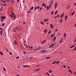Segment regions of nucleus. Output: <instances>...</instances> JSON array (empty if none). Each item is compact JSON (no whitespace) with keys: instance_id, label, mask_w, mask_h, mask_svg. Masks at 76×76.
<instances>
[{"instance_id":"obj_28","label":"nucleus","mask_w":76,"mask_h":76,"mask_svg":"<svg viewBox=\"0 0 76 76\" xmlns=\"http://www.w3.org/2000/svg\"><path fill=\"white\" fill-rule=\"evenodd\" d=\"M49 72L50 73H51L52 72V71L51 70H49Z\"/></svg>"},{"instance_id":"obj_10","label":"nucleus","mask_w":76,"mask_h":76,"mask_svg":"<svg viewBox=\"0 0 76 76\" xmlns=\"http://www.w3.org/2000/svg\"><path fill=\"white\" fill-rule=\"evenodd\" d=\"M75 13V12L74 11L72 13V14H71V16H73Z\"/></svg>"},{"instance_id":"obj_46","label":"nucleus","mask_w":76,"mask_h":76,"mask_svg":"<svg viewBox=\"0 0 76 76\" xmlns=\"http://www.w3.org/2000/svg\"><path fill=\"white\" fill-rule=\"evenodd\" d=\"M52 47V45H51L50 46H49V48H51Z\"/></svg>"},{"instance_id":"obj_48","label":"nucleus","mask_w":76,"mask_h":76,"mask_svg":"<svg viewBox=\"0 0 76 76\" xmlns=\"http://www.w3.org/2000/svg\"><path fill=\"white\" fill-rule=\"evenodd\" d=\"M76 42V39H75L74 40V42Z\"/></svg>"},{"instance_id":"obj_8","label":"nucleus","mask_w":76,"mask_h":76,"mask_svg":"<svg viewBox=\"0 0 76 76\" xmlns=\"http://www.w3.org/2000/svg\"><path fill=\"white\" fill-rule=\"evenodd\" d=\"M56 37H54V39L53 40V42H55V41H56Z\"/></svg>"},{"instance_id":"obj_32","label":"nucleus","mask_w":76,"mask_h":76,"mask_svg":"<svg viewBox=\"0 0 76 76\" xmlns=\"http://www.w3.org/2000/svg\"><path fill=\"white\" fill-rule=\"evenodd\" d=\"M34 10H37V7H35L34 8Z\"/></svg>"},{"instance_id":"obj_1","label":"nucleus","mask_w":76,"mask_h":76,"mask_svg":"<svg viewBox=\"0 0 76 76\" xmlns=\"http://www.w3.org/2000/svg\"><path fill=\"white\" fill-rule=\"evenodd\" d=\"M18 28V27H16V28H14L13 30V32H16L17 31V29Z\"/></svg>"},{"instance_id":"obj_19","label":"nucleus","mask_w":76,"mask_h":76,"mask_svg":"<svg viewBox=\"0 0 76 76\" xmlns=\"http://www.w3.org/2000/svg\"><path fill=\"white\" fill-rule=\"evenodd\" d=\"M10 16L11 17V18H13V16H14V15H10Z\"/></svg>"},{"instance_id":"obj_61","label":"nucleus","mask_w":76,"mask_h":76,"mask_svg":"<svg viewBox=\"0 0 76 76\" xmlns=\"http://www.w3.org/2000/svg\"><path fill=\"white\" fill-rule=\"evenodd\" d=\"M45 7H47V6L46 5H45L44 6Z\"/></svg>"},{"instance_id":"obj_44","label":"nucleus","mask_w":76,"mask_h":76,"mask_svg":"<svg viewBox=\"0 0 76 76\" xmlns=\"http://www.w3.org/2000/svg\"><path fill=\"white\" fill-rule=\"evenodd\" d=\"M3 3H6V1L5 0H4L3 1Z\"/></svg>"},{"instance_id":"obj_40","label":"nucleus","mask_w":76,"mask_h":76,"mask_svg":"<svg viewBox=\"0 0 76 76\" xmlns=\"http://www.w3.org/2000/svg\"><path fill=\"white\" fill-rule=\"evenodd\" d=\"M42 9V7H41L40 9H39V10H41V9Z\"/></svg>"},{"instance_id":"obj_38","label":"nucleus","mask_w":76,"mask_h":76,"mask_svg":"<svg viewBox=\"0 0 76 76\" xmlns=\"http://www.w3.org/2000/svg\"><path fill=\"white\" fill-rule=\"evenodd\" d=\"M13 17L14 18V19H16V15H15Z\"/></svg>"},{"instance_id":"obj_50","label":"nucleus","mask_w":76,"mask_h":76,"mask_svg":"<svg viewBox=\"0 0 76 76\" xmlns=\"http://www.w3.org/2000/svg\"><path fill=\"white\" fill-rule=\"evenodd\" d=\"M64 67V68H66V65H63Z\"/></svg>"},{"instance_id":"obj_16","label":"nucleus","mask_w":76,"mask_h":76,"mask_svg":"<svg viewBox=\"0 0 76 76\" xmlns=\"http://www.w3.org/2000/svg\"><path fill=\"white\" fill-rule=\"evenodd\" d=\"M0 53L1 54V56H3V54L1 51L0 52Z\"/></svg>"},{"instance_id":"obj_49","label":"nucleus","mask_w":76,"mask_h":76,"mask_svg":"<svg viewBox=\"0 0 76 76\" xmlns=\"http://www.w3.org/2000/svg\"><path fill=\"white\" fill-rule=\"evenodd\" d=\"M49 34H51V31H50L48 32Z\"/></svg>"},{"instance_id":"obj_26","label":"nucleus","mask_w":76,"mask_h":76,"mask_svg":"<svg viewBox=\"0 0 76 76\" xmlns=\"http://www.w3.org/2000/svg\"><path fill=\"white\" fill-rule=\"evenodd\" d=\"M40 53H43V51L42 50H41L40 52Z\"/></svg>"},{"instance_id":"obj_56","label":"nucleus","mask_w":76,"mask_h":76,"mask_svg":"<svg viewBox=\"0 0 76 76\" xmlns=\"http://www.w3.org/2000/svg\"><path fill=\"white\" fill-rule=\"evenodd\" d=\"M74 50H76V46Z\"/></svg>"},{"instance_id":"obj_29","label":"nucleus","mask_w":76,"mask_h":76,"mask_svg":"<svg viewBox=\"0 0 76 76\" xmlns=\"http://www.w3.org/2000/svg\"><path fill=\"white\" fill-rule=\"evenodd\" d=\"M51 45H52V47H53L54 46V45H55V44H51Z\"/></svg>"},{"instance_id":"obj_51","label":"nucleus","mask_w":76,"mask_h":76,"mask_svg":"<svg viewBox=\"0 0 76 76\" xmlns=\"http://www.w3.org/2000/svg\"><path fill=\"white\" fill-rule=\"evenodd\" d=\"M39 6H38L37 7V8L38 9H39Z\"/></svg>"},{"instance_id":"obj_30","label":"nucleus","mask_w":76,"mask_h":76,"mask_svg":"<svg viewBox=\"0 0 76 76\" xmlns=\"http://www.w3.org/2000/svg\"><path fill=\"white\" fill-rule=\"evenodd\" d=\"M3 69H4V71L5 72H6V70L5 69V68H4V67L3 68Z\"/></svg>"},{"instance_id":"obj_22","label":"nucleus","mask_w":76,"mask_h":76,"mask_svg":"<svg viewBox=\"0 0 76 76\" xmlns=\"http://www.w3.org/2000/svg\"><path fill=\"white\" fill-rule=\"evenodd\" d=\"M57 63V61H55L52 64H55V63Z\"/></svg>"},{"instance_id":"obj_34","label":"nucleus","mask_w":76,"mask_h":76,"mask_svg":"<svg viewBox=\"0 0 76 76\" xmlns=\"http://www.w3.org/2000/svg\"><path fill=\"white\" fill-rule=\"evenodd\" d=\"M31 12V11H29L27 12V13H30Z\"/></svg>"},{"instance_id":"obj_42","label":"nucleus","mask_w":76,"mask_h":76,"mask_svg":"<svg viewBox=\"0 0 76 76\" xmlns=\"http://www.w3.org/2000/svg\"><path fill=\"white\" fill-rule=\"evenodd\" d=\"M60 63V61H58V62H56V63H57V64H58Z\"/></svg>"},{"instance_id":"obj_15","label":"nucleus","mask_w":76,"mask_h":76,"mask_svg":"<svg viewBox=\"0 0 76 76\" xmlns=\"http://www.w3.org/2000/svg\"><path fill=\"white\" fill-rule=\"evenodd\" d=\"M64 38H66V34L64 33Z\"/></svg>"},{"instance_id":"obj_25","label":"nucleus","mask_w":76,"mask_h":76,"mask_svg":"<svg viewBox=\"0 0 76 76\" xmlns=\"http://www.w3.org/2000/svg\"><path fill=\"white\" fill-rule=\"evenodd\" d=\"M50 57H48L46 58V59H50Z\"/></svg>"},{"instance_id":"obj_37","label":"nucleus","mask_w":76,"mask_h":76,"mask_svg":"<svg viewBox=\"0 0 76 76\" xmlns=\"http://www.w3.org/2000/svg\"><path fill=\"white\" fill-rule=\"evenodd\" d=\"M54 35H55V34H54V35L53 34L52 35V36L51 37V38H52V37H54Z\"/></svg>"},{"instance_id":"obj_7","label":"nucleus","mask_w":76,"mask_h":76,"mask_svg":"<svg viewBox=\"0 0 76 76\" xmlns=\"http://www.w3.org/2000/svg\"><path fill=\"white\" fill-rule=\"evenodd\" d=\"M39 70H40V69H37L36 70H35L34 71L35 72H38V71H39Z\"/></svg>"},{"instance_id":"obj_59","label":"nucleus","mask_w":76,"mask_h":76,"mask_svg":"<svg viewBox=\"0 0 76 76\" xmlns=\"http://www.w3.org/2000/svg\"><path fill=\"white\" fill-rule=\"evenodd\" d=\"M74 4V6H76V3H75Z\"/></svg>"},{"instance_id":"obj_36","label":"nucleus","mask_w":76,"mask_h":76,"mask_svg":"<svg viewBox=\"0 0 76 76\" xmlns=\"http://www.w3.org/2000/svg\"><path fill=\"white\" fill-rule=\"evenodd\" d=\"M62 19H61V20H60V22L61 23H62Z\"/></svg>"},{"instance_id":"obj_64","label":"nucleus","mask_w":76,"mask_h":76,"mask_svg":"<svg viewBox=\"0 0 76 76\" xmlns=\"http://www.w3.org/2000/svg\"><path fill=\"white\" fill-rule=\"evenodd\" d=\"M4 6H6V4H4Z\"/></svg>"},{"instance_id":"obj_11","label":"nucleus","mask_w":76,"mask_h":76,"mask_svg":"<svg viewBox=\"0 0 76 76\" xmlns=\"http://www.w3.org/2000/svg\"><path fill=\"white\" fill-rule=\"evenodd\" d=\"M63 15H64V13H62V15H61V18H63Z\"/></svg>"},{"instance_id":"obj_62","label":"nucleus","mask_w":76,"mask_h":76,"mask_svg":"<svg viewBox=\"0 0 76 76\" xmlns=\"http://www.w3.org/2000/svg\"><path fill=\"white\" fill-rule=\"evenodd\" d=\"M73 48L72 47V46H70V48Z\"/></svg>"},{"instance_id":"obj_27","label":"nucleus","mask_w":76,"mask_h":76,"mask_svg":"<svg viewBox=\"0 0 76 76\" xmlns=\"http://www.w3.org/2000/svg\"><path fill=\"white\" fill-rule=\"evenodd\" d=\"M49 7V6H48L47 7V10H49V8H48Z\"/></svg>"},{"instance_id":"obj_23","label":"nucleus","mask_w":76,"mask_h":76,"mask_svg":"<svg viewBox=\"0 0 76 76\" xmlns=\"http://www.w3.org/2000/svg\"><path fill=\"white\" fill-rule=\"evenodd\" d=\"M40 23L42 24V25H44V23H43V22L42 21L41 22H40Z\"/></svg>"},{"instance_id":"obj_3","label":"nucleus","mask_w":76,"mask_h":76,"mask_svg":"<svg viewBox=\"0 0 76 76\" xmlns=\"http://www.w3.org/2000/svg\"><path fill=\"white\" fill-rule=\"evenodd\" d=\"M29 67V66L28 65H25L23 66V67H24V68H25V67Z\"/></svg>"},{"instance_id":"obj_4","label":"nucleus","mask_w":76,"mask_h":76,"mask_svg":"<svg viewBox=\"0 0 76 76\" xmlns=\"http://www.w3.org/2000/svg\"><path fill=\"white\" fill-rule=\"evenodd\" d=\"M14 45H16L18 44V43L17 42H16V40L14 41Z\"/></svg>"},{"instance_id":"obj_18","label":"nucleus","mask_w":76,"mask_h":76,"mask_svg":"<svg viewBox=\"0 0 76 76\" xmlns=\"http://www.w3.org/2000/svg\"><path fill=\"white\" fill-rule=\"evenodd\" d=\"M3 7H1L0 8V10L1 11L2 10H3Z\"/></svg>"},{"instance_id":"obj_21","label":"nucleus","mask_w":76,"mask_h":76,"mask_svg":"<svg viewBox=\"0 0 76 76\" xmlns=\"http://www.w3.org/2000/svg\"><path fill=\"white\" fill-rule=\"evenodd\" d=\"M57 12H58L57 10H56L55 12V15H56V14H57Z\"/></svg>"},{"instance_id":"obj_20","label":"nucleus","mask_w":76,"mask_h":76,"mask_svg":"<svg viewBox=\"0 0 76 76\" xmlns=\"http://www.w3.org/2000/svg\"><path fill=\"white\" fill-rule=\"evenodd\" d=\"M0 34H1V36H2V31H0Z\"/></svg>"},{"instance_id":"obj_9","label":"nucleus","mask_w":76,"mask_h":76,"mask_svg":"<svg viewBox=\"0 0 76 76\" xmlns=\"http://www.w3.org/2000/svg\"><path fill=\"white\" fill-rule=\"evenodd\" d=\"M57 3H56L55 5V9H56L57 7Z\"/></svg>"},{"instance_id":"obj_52","label":"nucleus","mask_w":76,"mask_h":76,"mask_svg":"<svg viewBox=\"0 0 76 76\" xmlns=\"http://www.w3.org/2000/svg\"><path fill=\"white\" fill-rule=\"evenodd\" d=\"M9 54H10V55H12V53L10 52L9 53Z\"/></svg>"},{"instance_id":"obj_58","label":"nucleus","mask_w":76,"mask_h":76,"mask_svg":"<svg viewBox=\"0 0 76 76\" xmlns=\"http://www.w3.org/2000/svg\"><path fill=\"white\" fill-rule=\"evenodd\" d=\"M25 46H26V48H28V46L26 45Z\"/></svg>"},{"instance_id":"obj_6","label":"nucleus","mask_w":76,"mask_h":76,"mask_svg":"<svg viewBox=\"0 0 76 76\" xmlns=\"http://www.w3.org/2000/svg\"><path fill=\"white\" fill-rule=\"evenodd\" d=\"M50 28L52 29L54 28V26H53V24H50Z\"/></svg>"},{"instance_id":"obj_41","label":"nucleus","mask_w":76,"mask_h":76,"mask_svg":"<svg viewBox=\"0 0 76 76\" xmlns=\"http://www.w3.org/2000/svg\"><path fill=\"white\" fill-rule=\"evenodd\" d=\"M4 25H5V23H3V24L2 25V26H4Z\"/></svg>"},{"instance_id":"obj_17","label":"nucleus","mask_w":76,"mask_h":76,"mask_svg":"<svg viewBox=\"0 0 76 76\" xmlns=\"http://www.w3.org/2000/svg\"><path fill=\"white\" fill-rule=\"evenodd\" d=\"M43 32H44L46 34H47V30H45L44 31H43Z\"/></svg>"},{"instance_id":"obj_63","label":"nucleus","mask_w":76,"mask_h":76,"mask_svg":"<svg viewBox=\"0 0 76 76\" xmlns=\"http://www.w3.org/2000/svg\"><path fill=\"white\" fill-rule=\"evenodd\" d=\"M17 67L18 68H20V66H17Z\"/></svg>"},{"instance_id":"obj_13","label":"nucleus","mask_w":76,"mask_h":76,"mask_svg":"<svg viewBox=\"0 0 76 76\" xmlns=\"http://www.w3.org/2000/svg\"><path fill=\"white\" fill-rule=\"evenodd\" d=\"M34 9V7H31V8L30 9V10H32Z\"/></svg>"},{"instance_id":"obj_35","label":"nucleus","mask_w":76,"mask_h":76,"mask_svg":"<svg viewBox=\"0 0 76 76\" xmlns=\"http://www.w3.org/2000/svg\"><path fill=\"white\" fill-rule=\"evenodd\" d=\"M45 5V4H42V6H44Z\"/></svg>"},{"instance_id":"obj_33","label":"nucleus","mask_w":76,"mask_h":76,"mask_svg":"<svg viewBox=\"0 0 76 76\" xmlns=\"http://www.w3.org/2000/svg\"><path fill=\"white\" fill-rule=\"evenodd\" d=\"M68 71L69 72H71V73H72V70H69Z\"/></svg>"},{"instance_id":"obj_54","label":"nucleus","mask_w":76,"mask_h":76,"mask_svg":"<svg viewBox=\"0 0 76 76\" xmlns=\"http://www.w3.org/2000/svg\"><path fill=\"white\" fill-rule=\"evenodd\" d=\"M23 53H24V54H26L25 53H26V52L25 51H24L23 52Z\"/></svg>"},{"instance_id":"obj_39","label":"nucleus","mask_w":76,"mask_h":76,"mask_svg":"<svg viewBox=\"0 0 76 76\" xmlns=\"http://www.w3.org/2000/svg\"><path fill=\"white\" fill-rule=\"evenodd\" d=\"M60 16L59 15H57L56 16L57 18H58V17H60Z\"/></svg>"},{"instance_id":"obj_45","label":"nucleus","mask_w":76,"mask_h":76,"mask_svg":"<svg viewBox=\"0 0 76 76\" xmlns=\"http://www.w3.org/2000/svg\"><path fill=\"white\" fill-rule=\"evenodd\" d=\"M53 12H54V11H52L51 15H53Z\"/></svg>"},{"instance_id":"obj_43","label":"nucleus","mask_w":76,"mask_h":76,"mask_svg":"<svg viewBox=\"0 0 76 76\" xmlns=\"http://www.w3.org/2000/svg\"><path fill=\"white\" fill-rule=\"evenodd\" d=\"M26 24V22H24V23H23V25H25Z\"/></svg>"},{"instance_id":"obj_5","label":"nucleus","mask_w":76,"mask_h":76,"mask_svg":"<svg viewBox=\"0 0 76 76\" xmlns=\"http://www.w3.org/2000/svg\"><path fill=\"white\" fill-rule=\"evenodd\" d=\"M68 18V16H67V15H66L65 17V20H67Z\"/></svg>"},{"instance_id":"obj_60","label":"nucleus","mask_w":76,"mask_h":76,"mask_svg":"<svg viewBox=\"0 0 76 76\" xmlns=\"http://www.w3.org/2000/svg\"><path fill=\"white\" fill-rule=\"evenodd\" d=\"M58 31V29H56V32H57V31Z\"/></svg>"},{"instance_id":"obj_24","label":"nucleus","mask_w":76,"mask_h":76,"mask_svg":"<svg viewBox=\"0 0 76 76\" xmlns=\"http://www.w3.org/2000/svg\"><path fill=\"white\" fill-rule=\"evenodd\" d=\"M11 14L13 16H15V14L13 13V12H11Z\"/></svg>"},{"instance_id":"obj_12","label":"nucleus","mask_w":76,"mask_h":76,"mask_svg":"<svg viewBox=\"0 0 76 76\" xmlns=\"http://www.w3.org/2000/svg\"><path fill=\"white\" fill-rule=\"evenodd\" d=\"M43 52V53H45L47 51V50H42Z\"/></svg>"},{"instance_id":"obj_55","label":"nucleus","mask_w":76,"mask_h":76,"mask_svg":"<svg viewBox=\"0 0 76 76\" xmlns=\"http://www.w3.org/2000/svg\"><path fill=\"white\" fill-rule=\"evenodd\" d=\"M75 46H76V45H74V46H72V47L73 48V47H75Z\"/></svg>"},{"instance_id":"obj_57","label":"nucleus","mask_w":76,"mask_h":76,"mask_svg":"<svg viewBox=\"0 0 76 76\" xmlns=\"http://www.w3.org/2000/svg\"><path fill=\"white\" fill-rule=\"evenodd\" d=\"M61 40H60V42H59V43H61Z\"/></svg>"},{"instance_id":"obj_2","label":"nucleus","mask_w":76,"mask_h":76,"mask_svg":"<svg viewBox=\"0 0 76 76\" xmlns=\"http://www.w3.org/2000/svg\"><path fill=\"white\" fill-rule=\"evenodd\" d=\"M6 18V16H2L1 17V19L2 20L3 19H4Z\"/></svg>"},{"instance_id":"obj_31","label":"nucleus","mask_w":76,"mask_h":76,"mask_svg":"<svg viewBox=\"0 0 76 76\" xmlns=\"http://www.w3.org/2000/svg\"><path fill=\"white\" fill-rule=\"evenodd\" d=\"M16 58H17V59H19V57L18 56V57H16Z\"/></svg>"},{"instance_id":"obj_47","label":"nucleus","mask_w":76,"mask_h":76,"mask_svg":"<svg viewBox=\"0 0 76 76\" xmlns=\"http://www.w3.org/2000/svg\"><path fill=\"white\" fill-rule=\"evenodd\" d=\"M26 59H27L28 58V57L26 56Z\"/></svg>"},{"instance_id":"obj_14","label":"nucleus","mask_w":76,"mask_h":76,"mask_svg":"<svg viewBox=\"0 0 76 76\" xmlns=\"http://www.w3.org/2000/svg\"><path fill=\"white\" fill-rule=\"evenodd\" d=\"M48 19H47V20L45 19L44 20V22H46V21H48Z\"/></svg>"},{"instance_id":"obj_53","label":"nucleus","mask_w":76,"mask_h":76,"mask_svg":"<svg viewBox=\"0 0 76 76\" xmlns=\"http://www.w3.org/2000/svg\"><path fill=\"white\" fill-rule=\"evenodd\" d=\"M46 74H47L48 76H49V73H48V72L46 73Z\"/></svg>"}]
</instances>
